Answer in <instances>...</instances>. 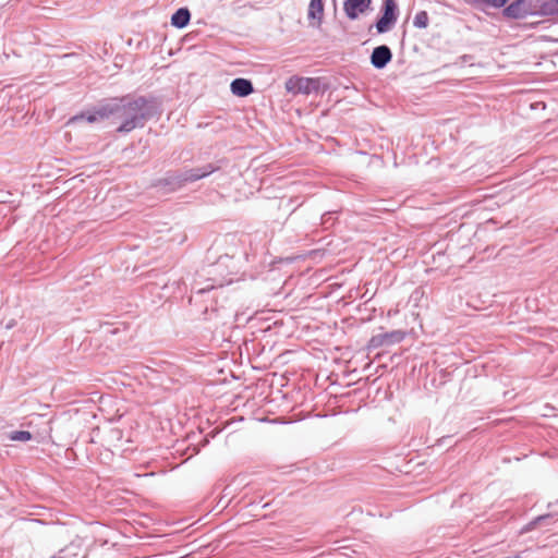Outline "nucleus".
I'll list each match as a JSON object with an SVG mask.
<instances>
[{
	"instance_id": "nucleus-19",
	"label": "nucleus",
	"mask_w": 558,
	"mask_h": 558,
	"mask_svg": "<svg viewBox=\"0 0 558 558\" xmlns=\"http://www.w3.org/2000/svg\"><path fill=\"white\" fill-rule=\"evenodd\" d=\"M214 288H215V287H214V284H209V286H207L206 288L197 289V290L195 291V293H196V294H203V293H205V292H209V291L214 290Z\"/></svg>"
},
{
	"instance_id": "nucleus-20",
	"label": "nucleus",
	"mask_w": 558,
	"mask_h": 558,
	"mask_svg": "<svg viewBox=\"0 0 558 558\" xmlns=\"http://www.w3.org/2000/svg\"><path fill=\"white\" fill-rule=\"evenodd\" d=\"M13 326H14V324H13V323H9V324L7 325V328H8V329H10V328H12Z\"/></svg>"
},
{
	"instance_id": "nucleus-3",
	"label": "nucleus",
	"mask_w": 558,
	"mask_h": 558,
	"mask_svg": "<svg viewBox=\"0 0 558 558\" xmlns=\"http://www.w3.org/2000/svg\"><path fill=\"white\" fill-rule=\"evenodd\" d=\"M381 12V16L375 24L378 34L387 33L396 24L398 20V5L396 1L384 0Z\"/></svg>"
},
{
	"instance_id": "nucleus-8",
	"label": "nucleus",
	"mask_w": 558,
	"mask_h": 558,
	"mask_svg": "<svg viewBox=\"0 0 558 558\" xmlns=\"http://www.w3.org/2000/svg\"><path fill=\"white\" fill-rule=\"evenodd\" d=\"M504 16L513 20L525 19L531 14V10L525 0H514L502 11Z\"/></svg>"
},
{
	"instance_id": "nucleus-5",
	"label": "nucleus",
	"mask_w": 558,
	"mask_h": 558,
	"mask_svg": "<svg viewBox=\"0 0 558 558\" xmlns=\"http://www.w3.org/2000/svg\"><path fill=\"white\" fill-rule=\"evenodd\" d=\"M404 338L405 332L402 330L387 331L374 335L368 341V347L377 349L385 345H391L401 342Z\"/></svg>"
},
{
	"instance_id": "nucleus-16",
	"label": "nucleus",
	"mask_w": 558,
	"mask_h": 558,
	"mask_svg": "<svg viewBox=\"0 0 558 558\" xmlns=\"http://www.w3.org/2000/svg\"><path fill=\"white\" fill-rule=\"evenodd\" d=\"M429 22L428 14L426 11H418L413 20V25L417 28H425L427 27Z\"/></svg>"
},
{
	"instance_id": "nucleus-1",
	"label": "nucleus",
	"mask_w": 558,
	"mask_h": 558,
	"mask_svg": "<svg viewBox=\"0 0 558 558\" xmlns=\"http://www.w3.org/2000/svg\"><path fill=\"white\" fill-rule=\"evenodd\" d=\"M109 107L112 111L111 118L120 123L117 128L119 133H130L141 129L159 113L158 102L145 96L112 98L109 99Z\"/></svg>"
},
{
	"instance_id": "nucleus-13",
	"label": "nucleus",
	"mask_w": 558,
	"mask_h": 558,
	"mask_svg": "<svg viewBox=\"0 0 558 558\" xmlns=\"http://www.w3.org/2000/svg\"><path fill=\"white\" fill-rule=\"evenodd\" d=\"M191 12L187 8L178 9L171 16V25L177 28H184L189 25Z\"/></svg>"
},
{
	"instance_id": "nucleus-6",
	"label": "nucleus",
	"mask_w": 558,
	"mask_h": 558,
	"mask_svg": "<svg viewBox=\"0 0 558 558\" xmlns=\"http://www.w3.org/2000/svg\"><path fill=\"white\" fill-rule=\"evenodd\" d=\"M111 116L112 111L109 107V100H107L95 106L92 110H88L80 116L74 117V120L85 119L88 123H94L97 121L110 119Z\"/></svg>"
},
{
	"instance_id": "nucleus-10",
	"label": "nucleus",
	"mask_w": 558,
	"mask_h": 558,
	"mask_svg": "<svg viewBox=\"0 0 558 558\" xmlns=\"http://www.w3.org/2000/svg\"><path fill=\"white\" fill-rule=\"evenodd\" d=\"M83 547L84 539L82 537L76 536L66 546L61 548L50 558H77L80 553L83 550Z\"/></svg>"
},
{
	"instance_id": "nucleus-15",
	"label": "nucleus",
	"mask_w": 558,
	"mask_h": 558,
	"mask_svg": "<svg viewBox=\"0 0 558 558\" xmlns=\"http://www.w3.org/2000/svg\"><path fill=\"white\" fill-rule=\"evenodd\" d=\"M324 13L323 0H311L308 7V17L313 20H322Z\"/></svg>"
},
{
	"instance_id": "nucleus-17",
	"label": "nucleus",
	"mask_w": 558,
	"mask_h": 558,
	"mask_svg": "<svg viewBox=\"0 0 558 558\" xmlns=\"http://www.w3.org/2000/svg\"><path fill=\"white\" fill-rule=\"evenodd\" d=\"M32 437V434L27 430H14L9 435L10 440L13 441H28Z\"/></svg>"
},
{
	"instance_id": "nucleus-2",
	"label": "nucleus",
	"mask_w": 558,
	"mask_h": 558,
	"mask_svg": "<svg viewBox=\"0 0 558 558\" xmlns=\"http://www.w3.org/2000/svg\"><path fill=\"white\" fill-rule=\"evenodd\" d=\"M225 162V159H219L215 162L186 169L184 171L168 172L165 178L158 180L156 186H169L170 190H177L186 183L198 181L219 171L222 169Z\"/></svg>"
},
{
	"instance_id": "nucleus-4",
	"label": "nucleus",
	"mask_w": 558,
	"mask_h": 558,
	"mask_svg": "<svg viewBox=\"0 0 558 558\" xmlns=\"http://www.w3.org/2000/svg\"><path fill=\"white\" fill-rule=\"evenodd\" d=\"M284 86L288 93L310 95L312 92L317 90L318 81L311 77L292 76L287 80Z\"/></svg>"
},
{
	"instance_id": "nucleus-7",
	"label": "nucleus",
	"mask_w": 558,
	"mask_h": 558,
	"mask_svg": "<svg viewBox=\"0 0 558 558\" xmlns=\"http://www.w3.org/2000/svg\"><path fill=\"white\" fill-rule=\"evenodd\" d=\"M391 59V49L386 45H380L373 49L371 54V64L375 69L381 70L387 66Z\"/></svg>"
},
{
	"instance_id": "nucleus-18",
	"label": "nucleus",
	"mask_w": 558,
	"mask_h": 558,
	"mask_svg": "<svg viewBox=\"0 0 558 558\" xmlns=\"http://www.w3.org/2000/svg\"><path fill=\"white\" fill-rule=\"evenodd\" d=\"M509 0H477V2L480 4H482L483 7H486V8H494V9H500V8H504L505 4L508 2Z\"/></svg>"
},
{
	"instance_id": "nucleus-14",
	"label": "nucleus",
	"mask_w": 558,
	"mask_h": 558,
	"mask_svg": "<svg viewBox=\"0 0 558 558\" xmlns=\"http://www.w3.org/2000/svg\"><path fill=\"white\" fill-rule=\"evenodd\" d=\"M537 14L541 16H558V0L542 2Z\"/></svg>"
},
{
	"instance_id": "nucleus-11",
	"label": "nucleus",
	"mask_w": 558,
	"mask_h": 558,
	"mask_svg": "<svg viewBox=\"0 0 558 558\" xmlns=\"http://www.w3.org/2000/svg\"><path fill=\"white\" fill-rule=\"evenodd\" d=\"M556 506H558V502L557 504H549L548 507L550 509V511L546 514H543V515H538L537 518H535L534 520H532L531 522H529L524 527H523V532H530L532 530H534L537 525H541V524H549L550 522H553V520L555 519L556 521L558 520V510H556Z\"/></svg>"
},
{
	"instance_id": "nucleus-12",
	"label": "nucleus",
	"mask_w": 558,
	"mask_h": 558,
	"mask_svg": "<svg viewBox=\"0 0 558 558\" xmlns=\"http://www.w3.org/2000/svg\"><path fill=\"white\" fill-rule=\"evenodd\" d=\"M230 89L238 97H246L254 92L253 83L242 77L234 78L230 84Z\"/></svg>"
},
{
	"instance_id": "nucleus-9",
	"label": "nucleus",
	"mask_w": 558,
	"mask_h": 558,
	"mask_svg": "<svg viewBox=\"0 0 558 558\" xmlns=\"http://www.w3.org/2000/svg\"><path fill=\"white\" fill-rule=\"evenodd\" d=\"M372 0H345L343 10L349 20H356L371 7Z\"/></svg>"
}]
</instances>
